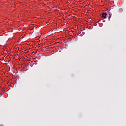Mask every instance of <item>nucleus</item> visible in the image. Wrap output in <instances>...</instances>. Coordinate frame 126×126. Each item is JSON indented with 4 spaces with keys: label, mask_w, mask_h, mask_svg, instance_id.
I'll return each mask as SVG.
<instances>
[{
    "label": "nucleus",
    "mask_w": 126,
    "mask_h": 126,
    "mask_svg": "<svg viewBox=\"0 0 126 126\" xmlns=\"http://www.w3.org/2000/svg\"><path fill=\"white\" fill-rule=\"evenodd\" d=\"M107 15L108 14H107V13H104L102 14V16L104 18V19H106L107 18Z\"/></svg>",
    "instance_id": "nucleus-1"
},
{
    "label": "nucleus",
    "mask_w": 126,
    "mask_h": 126,
    "mask_svg": "<svg viewBox=\"0 0 126 126\" xmlns=\"http://www.w3.org/2000/svg\"><path fill=\"white\" fill-rule=\"evenodd\" d=\"M112 15V14H109V17H108V20L109 21H110V18H111V16Z\"/></svg>",
    "instance_id": "nucleus-2"
}]
</instances>
